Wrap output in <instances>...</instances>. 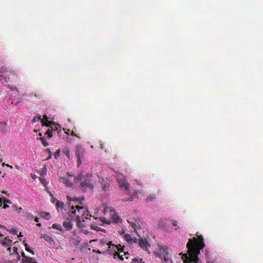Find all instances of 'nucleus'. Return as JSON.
I'll return each instance as SVG.
<instances>
[{"label": "nucleus", "instance_id": "nucleus-1", "mask_svg": "<svg viewBox=\"0 0 263 263\" xmlns=\"http://www.w3.org/2000/svg\"><path fill=\"white\" fill-rule=\"evenodd\" d=\"M197 237L189 239L186 244L188 249L187 254H185V263H201L198 256L200 254V250L205 247L204 239L202 235H197Z\"/></svg>", "mask_w": 263, "mask_h": 263}, {"label": "nucleus", "instance_id": "nucleus-2", "mask_svg": "<svg viewBox=\"0 0 263 263\" xmlns=\"http://www.w3.org/2000/svg\"><path fill=\"white\" fill-rule=\"evenodd\" d=\"M105 243L107 248V253L109 254H112L114 258H116V257H118L121 260H123V256L125 257L126 259L128 258V255L129 253L128 252L124 251V246L121 245V244L116 245L112 243L111 241H109L108 243H107L104 240H102L100 242V245L101 246H103Z\"/></svg>", "mask_w": 263, "mask_h": 263}, {"label": "nucleus", "instance_id": "nucleus-3", "mask_svg": "<svg viewBox=\"0 0 263 263\" xmlns=\"http://www.w3.org/2000/svg\"><path fill=\"white\" fill-rule=\"evenodd\" d=\"M92 175L90 173H87L84 175L82 172L80 173L74 177V181L76 183L81 181L80 188L83 192H86L88 190H92L94 187L93 183L91 179Z\"/></svg>", "mask_w": 263, "mask_h": 263}, {"label": "nucleus", "instance_id": "nucleus-4", "mask_svg": "<svg viewBox=\"0 0 263 263\" xmlns=\"http://www.w3.org/2000/svg\"><path fill=\"white\" fill-rule=\"evenodd\" d=\"M75 208L76 209H74V206H71V217L72 218H76L78 224H81L82 222H84L83 217L85 216V215L87 216L91 217V215L85 208L79 205L76 206Z\"/></svg>", "mask_w": 263, "mask_h": 263}, {"label": "nucleus", "instance_id": "nucleus-5", "mask_svg": "<svg viewBox=\"0 0 263 263\" xmlns=\"http://www.w3.org/2000/svg\"><path fill=\"white\" fill-rule=\"evenodd\" d=\"M117 179L120 185V188L123 191L126 195H130V185L128 182L125 179L124 177L121 174L117 175Z\"/></svg>", "mask_w": 263, "mask_h": 263}, {"label": "nucleus", "instance_id": "nucleus-6", "mask_svg": "<svg viewBox=\"0 0 263 263\" xmlns=\"http://www.w3.org/2000/svg\"><path fill=\"white\" fill-rule=\"evenodd\" d=\"M7 250L10 256H16V258L14 259V262H17L21 259V256L17 252L18 249L17 247H14L12 249V252L11 248H8Z\"/></svg>", "mask_w": 263, "mask_h": 263}, {"label": "nucleus", "instance_id": "nucleus-7", "mask_svg": "<svg viewBox=\"0 0 263 263\" xmlns=\"http://www.w3.org/2000/svg\"><path fill=\"white\" fill-rule=\"evenodd\" d=\"M99 181L101 184V187L102 190L106 192L108 191L109 187V183L107 178L104 179L103 177H99Z\"/></svg>", "mask_w": 263, "mask_h": 263}, {"label": "nucleus", "instance_id": "nucleus-8", "mask_svg": "<svg viewBox=\"0 0 263 263\" xmlns=\"http://www.w3.org/2000/svg\"><path fill=\"white\" fill-rule=\"evenodd\" d=\"M169 248L165 245H161L159 246V251L161 255L164 256V259L166 261V256L168 255Z\"/></svg>", "mask_w": 263, "mask_h": 263}, {"label": "nucleus", "instance_id": "nucleus-9", "mask_svg": "<svg viewBox=\"0 0 263 263\" xmlns=\"http://www.w3.org/2000/svg\"><path fill=\"white\" fill-rule=\"evenodd\" d=\"M139 245L144 250L147 251L149 245L146 238H141L139 240Z\"/></svg>", "mask_w": 263, "mask_h": 263}, {"label": "nucleus", "instance_id": "nucleus-10", "mask_svg": "<svg viewBox=\"0 0 263 263\" xmlns=\"http://www.w3.org/2000/svg\"><path fill=\"white\" fill-rule=\"evenodd\" d=\"M42 238H43L47 242H48L49 244L52 245L55 243L53 239L48 234H44L42 235Z\"/></svg>", "mask_w": 263, "mask_h": 263}, {"label": "nucleus", "instance_id": "nucleus-11", "mask_svg": "<svg viewBox=\"0 0 263 263\" xmlns=\"http://www.w3.org/2000/svg\"><path fill=\"white\" fill-rule=\"evenodd\" d=\"M12 242V240L9 238V237H3V239L1 240V243L3 246H9Z\"/></svg>", "mask_w": 263, "mask_h": 263}, {"label": "nucleus", "instance_id": "nucleus-12", "mask_svg": "<svg viewBox=\"0 0 263 263\" xmlns=\"http://www.w3.org/2000/svg\"><path fill=\"white\" fill-rule=\"evenodd\" d=\"M63 225L64 227L66 229V230H70L72 228L71 221L68 218L63 222Z\"/></svg>", "mask_w": 263, "mask_h": 263}, {"label": "nucleus", "instance_id": "nucleus-13", "mask_svg": "<svg viewBox=\"0 0 263 263\" xmlns=\"http://www.w3.org/2000/svg\"><path fill=\"white\" fill-rule=\"evenodd\" d=\"M110 215H111V220L113 222L118 223L120 221V218H119L117 213H115V212L113 211H111Z\"/></svg>", "mask_w": 263, "mask_h": 263}, {"label": "nucleus", "instance_id": "nucleus-14", "mask_svg": "<svg viewBox=\"0 0 263 263\" xmlns=\"http://www.w3.org/2000/svg\"><path fill=\"white\" fill-rule=\"evenodd\" d=\"M70 242L72 245L76 246H78L81 241V239L80 237H72L70 238Z\"/></svg>", "mask_w": 263, "mask_h": 263}, {"label": "nucleus", "instance_id": "nucleus-15", "mask_svg": "<svg viewBox=\"0 0 263 263\" xmlns=\"http://www.w3.org/2000/svg\"><path fill=\"white\" fill-rule=\"evenodd\" d=\"M124 238L125 239V240L128 242V243H131L133 241L134 242H137L136 239H134L132 238L130 234H125L124 235Z\"/></svg>", "mask_w": 263, "mask_h": 263}, {"label": "nucleus", "instance_id": "nucleus-16", "mask_svg": "<svg viewBox=\"0 0 263 263\" xmlns=\"http://www.w3.org/2000/svg\"><path fill=\"white\" fill-rule=\"evenodd\" d=\"M22 263H37L36 260L31 257H27V258L24 260V261H23Z\"/></svg>", "mask_w": 263, "mask_h": 263}, {"label": "nucleus", "instance_id": "nucleus-17", "mask_svg": "<svg viewBox=\"0 0 263 263\" xmlns=\"http://www.w3.org/2000/svg\"><path fill=\"white\" fill-rule=\"evenodd\" d=\"M42 125L43 126H46L49 127L50 128L55 124L53 121H45L44 120H42Z\"/></svg>", "mask_w": 263, "mask_h": 263}, {"label": "nucleus", "instance_id": "nucleus-18", "mask_svg": "<svg viewBox=\"0 0 263 263\" xmlns=\"http://www.w3.org/2000/svg\"><path fill=\"white\" fill-rule=\"evenodd\" d=\"M156 199V197L155 194H150L146 199V201L147 202H151L154 201Z\"/></svg>", "mask_w": 263, "mask_h": 263}, {"label": "nucleus", "instance_id": "nucleus-19", "mask_svg": "<svg viewBox=\"0 0 263 263\" xmlns=\"http://www.w3.org/2000/svg\"><path fill=\"white\" fill-rule=\"evenodd\" d=\"M135 197H137V196L136 195V193L133 194L132 195H130L128 197L124 198V199H122V201H132L134 200V198Z\"/></svg>", "mask_w": 263, "mask_h": 263}, {"label": "nucleus", "instance_id": "nucleus-20", "mask_svg": "<svg viewBox=\"0 0 263 263\" xmlns=\"http://www.w3.org/2000/svg\"><path fill=\"white\" fill-rule=\"evenodd\" d=\"M60 181L64 183L68 186H71L72 184L69 182V180L66 177H60Z\"/></svg>", "mask_w": 263, "mask_h": 263}, {"label": "nucleus", "instance_id": "nucleus-21", "mask_svg": "<svg viewBox=\"0 0 263 263\" xmlns=\"http://www.w3.org/2000/svg\"><path fill=\"white\" fill-rule=\"evenodd\" d=\"M52 228L53 229H57V230H58L61 232H64V230L63 229L62 226L61 224H57V223H54L52 224Z\"/></svg>", "mask_w": 263, "mask_h": 263}, {"label": "nucleus", "instance_id": "nucleus-22", "mask_svg": "<svg viewBox=\"0 0 263 263\" xmlns=\"http://www.w3.org/2000/svg\"><path fill=\"white\" fill-rule=\"evenodd\" d=\"M64 204L63 202L60 201L59 200H57L55 206L57 210H59V209H63L64 207Z\"/></svg>", "mask_w": 263, "mask_h": 263}, {"label": "nucleus", "instance_id": "nucleus-23", "mask_svg": "<svg viewBox=\"0 0 263 263\" xmlns=\"http://www.w3.org/2000/svg\"><path fill=\"white\" fill-rule=\"evenodd\" d=\"M90 228L94 230H96L97 231H103V229L102 228H101L100 227H98L97 224H92L90 225Z\"/></svg>", "mask_w": 263, "mask_h": 263}, {"label": "nucleus", "instance_id": "nucleus-24", "mask_svg": "<svg viewBox=\"0 0 263 263\" xmlns=\"http://www.w3.org/2000/svg\"><path fill=\"white\" fill-rule=\"evenodd\" d=\"M36 140L38 141L41 140L42 141V143L45 147H46L49 145V143L44 138H37Z\"/></svg>", "mask_w": 263, "mask_h": 263}, {"label": "nucleus", "instance_id": "nucleus-25", "mask_svg": "<svg viewBox=\"0 0 263 263\" xmlns=\"http://www.w3.org/2000/svg\"><path fill=\"white\" fill-rule=\"evenodd\" d=\"M40 216L42 217L48 219L49 217L50 216V214L48 212H42L40 213Z\"/></svg>", "mask_w": 263, "mask_h": 263}, {"label": "nucleus", "instance_id": "nucleus-26", "mask_svg": "<svg viewBox=\"0 0 263 263\" xmlns=\"http://www.w3.org/2000/svg\"><path fill=\"white\" fill-rule=\"evenodd\" d=\"M132 261L134 263H144L142 258H140L139 257L134 258L132 259Z\"/></svg>", "mask_w": 263, "mask_h": 263}, {"label": "nucleus", "instance_id": "nucleus-27", "mask_svg": "<svg viewBox=\"0 0 263 263\" xmlns=\"http://www.w3.org/2000/svg\"><path fill=\"white\" fill-rule=\"evenodd\" d=\"M63 153L69 158H70V152L69 148H66L63 151Z\"/></svg>", "mask_w": 263, "mask_h": 263}, {"label": "nucleus", "instance_id": "nucleus-28", "mask_svg": "<svg viewBox=\"0 0 263 263\" xmlns=\"http://www.w3.org/2000/svg\"><path fill=\"white\" fill-rule=\"evenodd\" d=\"M52 130L51 128H49V129L46 132L45 135H47L49 138H51L52 136Z\"/></svg>", "mask_w": 263, "mask_h": 263}, {"label": "nucleus", "instance_id": "nucleus-29", "mask_svg": "<svg viewBox=\"0 0 263 263\" xmlns=\"http://www.w3.org/2000/svg\"><path fill=\"white\" fill-rule=\"evenodd\" d=\"M76 157L78 159L77 163H78V165L79 166H80L81 165V164L82 163L81 160V157H80V153H77L76 154Z\"/></svg>", "mask_w": 263, "mask_h": 263}, {"label": "nucleus", "instance_id": "nucleus-30", "mask_svg": "<svg viewBox=\"0 0 263 263\" xmlns=\"http://www.w3.org/2000/svg\"><path fill=\"white\" fill-rule=\"evenodd\" d=\"M39 120H41V121H42V120H43L41 118V116H39V117H33V119L32 120V123H34Z\"/></svg>", "mask_w": 263, "mask_h": 263}, {"label": "nucleus", "instance_id": "nucleus-31", "mask_svg": "<svg viewBox=\"0 0 263 263\" xmlns=\"http://www.w3.org/2000/svg\"><path fill=\"white\" fill-rule=\"evenodd\" d=\"M25 250L27 252L31 253L32 255L34 254V252L33 250H32L29 248V246L27 243H25Z\"/></svg>", "mask_w": 263, "mask_h": 263}, {"label": "nucleus", "instance_id": "nucleus-32", "mask_svg": "<svg viewBox=\"0 0 263 263\" xmlns=\"http://www.w3.org/2000/svg\"><path fill=\"white\" fill-rule=\"evenodd\" d=\"M60 127V126L58 124H54L50 128L52 130V131L58 130L59 128Z\"/></svg>", "mask_w": 263, "mask_h": 263}, {"label": "nucleus", "instance_id": "nucleus-33", "mask_svg": "<svg viewBox=\"0 0 263 263\" xmlns=\"http://www.w3.org/2000/svg\"><path fill=\"white\" fill-rule=\"evenodd\" d=\"M128 222L129 223L130 226L134 229V230L136 231V229H138V227L137 226V225L134 223V222H130L129 220H127Z\"/></svg>", "mask_w": 263, "mask_h": 263}, {"label": "nucleus", "instance_id": "nucleus-34", "mask_svg": "<svg viewBox=\"0 0 263 263\" xmlns=\"http://www.w3.org/2000/svg\"><path fill=\"white\" fill-rule=\"evenodd\" d=\"M7 126V124L6 122H2L0 123V127L3 129H5Z\"/></svg>", "mask_w": 263, "mask_h": 263}, {"label": "nucleus", "instance_id": "nucleus-35", "mask_svg": "<svg viewBox=\"0 0 263 263\" xmlns=\"http://www.w3.org/2000/svg\"><path fill=\"white\" fill-rule=\"evenodd\" d=\"M54 157L55 159H58V158H59V157L60 156V149H58L55 152V153L54 154Z\"/></svg>", "mask_w": 263, "mask_h": 263}, {"label": "nucleus", "instance_id": "nucleus-36", "mask_svg": "<svg viewBox=\"0 0 263 263\" xmlns=\"http://www.w3.org/2000/svg\"><path fill=\"white\" fill-rule=\"evenodd\" d=\"M10 232L14 235H17L18 232L17 230L14 229H12Z\"/></svg>", "mask_w": 263, "mask_h": 263}, {"label": "nucleus", "instance_id": "nucleus-37", "mask_svg": "<svg viewBox=\"0 0 263 263\" xmlns=\"http://www.w3.org/2000/svg\"><path fill=\"white\" fill-rule=\"evenodd\" d=\"M170 221L171 222L172 225L174 227H177V221L176 220H173V219H170Z\"/></svg>", "mask_w": 263, "mask_h": 263}, {"label": "nucleus", "instance_id": "nucleus-38", "mask_svg": "<svg viewBox=\"0 0 263 263\" xmlns=\"http://www.w3.org/2000/svg\"><path fill=\"white\" fill-rule=\"evenodd\" d=\"M22 256L23 257V258L22 259V261H21V262L23 261H24V260L27 258V256L26 255L25 253L24 252H22Z\"/></svg>", "mask_w": 263, "mask_h": 263}, {"label": "nucleus", "instance_id": "nucleus-39", "mask_svg": "<svg viewBox=\"0 0 263 263\" xmlns=\"http://www.w3.org/2000/svg\"><path fill=\"white\" fill-rule=\"evenodd\" d=\"M158 227L163 230L165 229L164 225L162 222L159 223Z\"/></svg>", "mask_w": 263, "mask_h": 263}, {"label": "nucleus", "instance_id": "nucleus-40", "mask_svg": "<svg viewBox=\"0 0 263 263\" xmlns=\"http://www.w3.org/2000/svg\"><path fill=\"white\" fill-rule=\"evenodd\" d=\"M3 202L5 204L6 203H9V204H11V201L10 200L6 199V198H4Z\"/></svg>", "mask_w": 263, "mask_h": 263}, {"label": "nucleus", "instance_id": "nucleus-41", "mask_svg": "<svg viewBox=\"0 0 263 263\" xmlns=\"http://www.w3.org/2000/svg\"><path fill=\"white\" fill-rule=\"evenodd\" d=\"M26 216L27 217V219L32 218L33 217V215H30L29 213L26 212Z\"/></svg>", "mask_w": 263, "mask_h": 263}, {"label": "nucleus", "instance_id": "nucleus-42", "mask_svg": "<svg viewBox=\"0 0 263 263\" xmlns=\"http://www.w3.org/2000/svg\"><path fill=\"white\" fill-rule=\"evenodd\" d=\"M84 199V198H83L82 200H79V198H75L74 199V201H78V203L80 204H82V200Z\"/></svg>", "mask_w": 263, "mask_h": 263}, {"label": "nucleus", "instance_id": "nucleus-43", "mask_svg": "<svg viewBox=\"0 0 263 263\" xmlns=\"http://www.w3.org/2000/svg\"><path fill=\"white\" fill-rule=\"evenodd\" d=\"M12 257V260L10 261V263H16L17 262H14V259L16 258V256L13 255L11 256Z\"/></svg>", "mask_w": 263, "mask_h": 263}, {"label": "nucleus", "instance_id": "nucleus-44", "mask_svg": "<svg viewBox=\"0 0 263 263\" xmlns=\"http://www.w3.org/2000/svg\"><path fill=\"white\" fill-rule=\"evenodd\" d=\"M43 117H44V119L43 120H44L45 121H48V118L47 115H44Z\"/></svg>", "mask_w": 263, "mask_h": 263}, {"label": "nucleus", "instance_id": "nucleus-45", "mask_svg": "<svg viewBox=\"0 0 263 263\" xmlns=\"http://www.w3.org/2000/svg\"><path fill=\"white\" fill-rule=\"evenodd\" d=\"M90 216H86V215H85V216H84L83 217V219L84 220V222L85 221V220H87V219H90Z\"/></svg>", "mask_w": 263, "mask_h": 263}, {"label": "nucleus", "instance_id": "nucleus-46", "mask_svg": "<svg viewBox=\"0 0 263 263\" xmlns=\"http://www.w3.org/2000/svg\"><path fill=\"white\" fill-rule=\"evenodd\" d=\"M22 210H23L22 208L20 207V208L17 209V211L18 213H21Z\"/></svg>", "mask_w": 263, "mask_h": 263}, {"label": "nucleus", "instance_id": "nucleus-47", "mask_svg": "<svg viewBox=\"0 0 263 263\" xmlns=\"http://www.w3.org/2000/svg\"><path fill=\"white\" fill-rule=\"evenodd\" d=\"M93 251V252H96V253H99V254H101V253H102V252H101L100 251H99V250H97V251H96V250H93V251Z\"/></svg>", "mask_w": 263, "mask_h": 263}, {"label": "nucleus", "instance_id": "nucleus-48", "mask_svg": "<svg viewBox=\"0 0 263 263\" xmlns=\"http://www.w3.org/2000/svg\"><path fill=\"white\" fill-rule=\"evenodd\" d=\"M8 207H9V205H8L7 204L5 203V204L4 205L3 208L6 209H7Z\"/></svg>", "mask_w": 263, "mask_h": 263}, {"label": "nucleus", "instance_id": "nucleus-49", "mask_svg": "<svg viewBox=\"0 0 263 263\" xmlns=\"http://www.w3.org/2000/svg\"><path fill=\"white\" fill-rule=\"evenodd\" d=\"M67 198L68 199V200L69 201H72L73 200V199H72V198H71L70 197H69V196H67Z\"/></svg>", "mask_w": 263, "mask_h": 263}, {"label": "nucleus", "instance_id": "nucleus-50", "mask_svg": "<svg viewBox=\"0 0 263 263\" xmlns=\"http://www.w3.org/2000/svg\"><path fill=\"white\" fill-rule=\"evenodd\" d=\"M34 220L36 222H38L39 221L40 218L39 217H36Z\"/></svg>", "mask_w": 263, "mask_h": 263}, {"label": "nucleus", "instance_id": "nucleus-51", "mask_svg": "<svg viewBox=\"0 0 263 263\" xmlns=\"http://www.w3.org/2000/svg\"><path fill=\"white\" fill-rule=\"evenodd\" d=\"M2 202H3V199H2V198H0V206H2Z\"/></svg>", "mask_w": 263, "mask_h": 263}, {"label": "nucleus", "instance_id": "nucleus-52", "mask_svg": "<svg viewBox=\"0 0 263 263\" xmlns=\"http://www.w3.org/2000/svg\"><path fill=\"white\" fill-rule=\"evenodd\" d=\"M4 236V235L0 234V240H2V239L3 238Z\"/></svg>", "mask_w": 263, "mask_h": 263}, {"label": "nucleus", "instance_id": "nucleus-53", "mask_svg": "<svg viewBox=\"0 0 263 263\" xmlns=\"http://www.w3.org/2000/svg\"><path fill=\"white\" fill-rule=\"evenodd\" d=\"M31 177H32V178L33 179H35V178H36V176H35V175L34 174V175H32L31 176Z\"/></svg>", "mask_w": 263, "mask_h": 263}, {"label": "nucleus", "instance_id": "nucleus-54", "mask_svg": "<svg viewBox=\"0 0 263 263\" xmlns=\"http://www.w3.org/2000/svg\"><path fill=\"white\" fill-rule=\"evenodd\" d=\"M40 180L41 181L42 183L43 184H44L46 183V182L45 181V180H42V179H40Z\"/></svg>", "mask_w": 263, "mask_h": 263}, {"label": "nucleus", "instance_id": "nucleus-55", "mask_svg": "<svg viewBox=\"0 0 263 263\" xmlns=\"http://www.w3.org/2000/svg\"><path fill=\"white\" fill-rule=\"evenodd\" d=\"M97 241V239H92V240H91L90 241H89V243H91L93 241Z\"/></svg>", "mask_w": 263, "mask_h": 263}, {"label": "nucleus", "instance_id": "nucleus-56", "mask_svg": "<svg viewBox=\"0 0 263 263\" xmlns=\"http://www.w3.org/2000/svg\"><path fill=\"white\" fill-rule=\"evenodd\" d=\"M5 165V164L4 163L2 164V165L3 166H4ZM6 166H7V167H9L10 166V165L9 164H6Z\"/></svg>", "mask_w": 263, "mask_h": 263}, {"label": "nucleus", "instance_id": "nucleus-57", "mask_svg": "<svg viewBox=\"0 0 263 263\" xmlns=\"http://www.w3.org/2000/svg\"><path fill=\"white\" fill-rule=\"evenodd\" d=\"M36 226H38V227H41L42 224H41V223H37V224H36Z\"/></svg>", "mask_w": 263, "mask_h": 263}, {"label": "nucleus", "instance_id": "nucleus-58", "mask_svg": "<svg viewBox=\"0 0 263 263\" xmlns=\"http://www.w3.org/2000/svg\"><path fill=\"white\" fill-rule=\"evenodd\" d=\"M39 138H42V134H41V133H40L39 134Z\"/></svg>", "mask_w": 263, "mask_h": 263}, {"label": "nucleus", "instance_id": "nucleus-59", "mask_svg": "<svg viewBox=\"0 0 263 263\" xmlns=\"http://www.w3.org/2000/svg\"><path fill=\"white\" fill-rule=\"evenodd\" d=\"M70 135L72 136H75V134L73 131L71 132V134H70Z\"/></svg>", "mask_w": 263, "mask_h": 263}, {"label": "nucleus", "instance_id": "nucleus-60", "mask_svg": "<svg viewBox=\"0 0 263 263\" xmlns=\"http://www.w3.org/2000/svg\"><path fill=\"white\" fill-rule=\"evenodd\" d=\"M18 236L19 237H22L23 236V235L22 234L21 232L20 233V234H19Z\"/></svg>", "mask_w": 263, "mask_h": 263}, {"label": "nucleus", "instance_id": "nucleus-61", "mask_svg": "<svg viewBox=\"0 0 263 263\" xmlns=\"http://www.w3.org/2000/svg\"><path fill=\"white\" fill-rule=\"evenodd\" d=\"M104 222H105L106 223H108V224H109V223H110V222H108V221H104Z\"/></svg>", "mask_w": 263, "mask_h": 263}, {"label": "nucleus", "instance_id": "nucleus-62", "mask_svg": "<svg viewBox=\"0 0 263 263\" xmlns=\"http://www.w3.org/2000/svg\"><path fill=\"white\" fill-rule=\"evenodd\" d=\"M15 167L17 169V170H19V166L18 165H16L15 166Z\"/></svg>", "mask_w": 263, "mask_h": 263}, {"label": "nucleus", "instance_id": "nucleus-63", "mask_svg": "<svg viewBox=\"0 0 263 263\" xmlns=\"http://www.w3.org/2000/svg\"><path fill=\"white\" fill-rule=\"evenodd\" d=\"M68 131H69V130H68L67 132H65V133H66L67 135H69V132H68Z\"/></svg>", "mask_w": 263, "mask_h": 263}, {"label": "nucleus", "instance_id": "nucleus-64", "mask_svg": "<svg viewBox=\"0 0 263 263\" xmlns=\"http://www.w3.org/2000/svg\"><path fill=\"white\" fill-rule=\"evenodd\" d=\"M68 176H70V177H72V175H71L70 174H69V173L67 174Z\"/></svg>", "mask_w": 263, "mask_h": 263}]
</instances>
